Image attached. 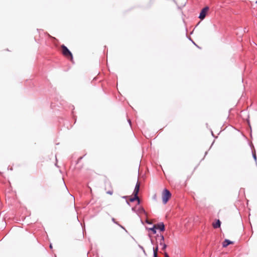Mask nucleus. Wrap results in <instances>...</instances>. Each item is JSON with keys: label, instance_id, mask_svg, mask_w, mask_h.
I'll use <instances>...</instances> for the list:
<instances>
[{"label": "nucleus", "instance_id": "obj_9", "mask_svg": "<svg viewBox=\"0 0 257 257\" xmlns=\"http://www.w3.org/2000/svg\"><path fill=\"white\" fill-rule=\"evenodd\" d=\"M150 229L153 232L154 234L156 233L157 228L156 227L155 225L152 228H150Z\"/></svg>", "mask_w": 257, "mask_h": 257}, {"label": "nucleus", "instance_id": "obj_12", "mask_svg": "<svg viewBox=\"0 0 257 257\" xmlns=\"http://www.w3.org/2000/svg\"><path fill=\"white\" fill-rule=\"evenodd\" d=\"M165 257H169L168 254L167 253H165Z\"/></svg>", "mask_w": 257, "mask_h": 257}, {"label": "nucleus", "instance_id": "obj_11", "mask_svg": "<svg viewBox=\"0 0 257 257\" xmlns=\"http://www.w3.org/2000/svg\"><path fill=\"white\" fill-rule=\"evenodd\" d=\"M253 158H254V160H256V155H255V154H253Z\"/></svg>", "mask_w": 257, "mask_h": 257}, {"label": "nucleus", "instance_id": "obj_8", "mask_svg": "<svg viewBox=\"0 0 257 257\" xmlns=\"http://www.w3.org/2000/svg\"><path fill=\"white\" fill-rule=\"evenodd\" d=\"M221 222L219 220H218L215 223H213V226L215 228H218L220 226Z\"/></svg>", "mask_w": 257, "mask_h": 257}, {"label": "nucleus", "instance_id": "obj_7", "mask_svg": "<svg viewBox=\"0 0 257 257\" xmlns=\"http://www.w3.org/2000/svg\"><path fill=\"white\" fill-rule=\"evenodd\" d=\"M233 242L228 239H225L222 243V246L224 247L227 246L228 245L232 244Z\"/></svg>", "mask_w": 257, "mask_h": 257}, {"label": "nucleus", "instance_id": "obj_6", "mask_svg": "<svg viewBox=\"0 0 257 257\" xmlns=\"http://www.w3.org/2000/svg\"><path fill=\"white\" fill-rule=\"evenodd\" d=\"M156 227L157 229H159L160 230L163 231L165 230V225L163 223L161 222L156 224Z\"/></svg>", "mask_w": 257, "mask_h": 257}, {"label": "nucleus", "instance_id": "obj_13", "mask_svg": "<svg viewBox=\"0 0 257 257\" xmlns=\"http://www.w3.org/2000/svg\"><path fill=\"white\" fill-rule=\"evenodd\" d=\"M107 193L109 194H112V192H110V191H108L107 192Z\"/></svg>", "mask_w": 257, "mask_h": 257}, {"label": "nucleus", "instance_id": "obj_17", "mask_svg": "<svg viewBox=\"0 0 257 257\" xmlns=\"http://www.w3.org/2000/svg\"><path fill=\"white\" fill-rule=\"evenodd\" d=\"M128 121L130 123H131V120L130 119L128 120Z\"/></svg>", "mask_w": 257, "mask_h": 257}, {"label": "nucleus", "instance_id": "obj_5", "mask_svg": "<svg viewBox=\"0 0 257 257\" xmlns=\"http://www.w3.org/2000/svg\"><path fill=\"white\" fill-rule=\"evenodd\" d=\"M160 237H161V238H160V242H159V245L161 247V249L162 250H164L166 249V248L167 247V245L164 243V236L163 235H161Z\"/></svg>", "mask_w": 257, "mask_h": 257}, {"label": "nucleus", "instance_id": "obj_3", "mask_svg": "<svg viewBox=\"0 0 257 257\" xmlns=\"http://www.w3.org/2000/svg\"><path fill=\"white\" fill-rule=\"evenodd\" d=\"M62 50L63 54L66 57L70 56L71 58L72 57V55L70 51L68 49V48L65 46L64 45L62 46Z\"/></svg>", "mask_w": 257, "mask_h": 257}, {"label": "nucleus", "instance_id": "obj_1", "mask_svg": "<svg viewBox=\"0 0 257 257\" xmlns=\"http://www.w3.org/2000/svg\"><path fill=\"white\" fill-rule=\"evenodd\" d=\"M171 193L167 189H165L162 194V201L164 204H166L171 197Z\"/></svg>", "mask_w": 257, "mask_h": 257}, {"label": "nucleus", "instance_id": "obj_15", "mask_svg": "<svg viewBox=\"0 0 257 257\" xmlns=\"http://www.w3.org/2000/svg\"><path fill=\"white\" fill-rule=\"evenodd\" d=\"M50 248H52V245H51V244H50Z\"/></svg>", "mask_w": 257, "mask_h": 257}, {"label": "nucleus", "instance_id": "obj_16", "mask_svg": "<svg viewBox=\"0 0 257 257\" xmlns=\"http://www.w3.org/2000/svg\"><path fill=\"white\" fill-rule=\"evenodd\" d=\"M112 221H113L114 222H115L114 221V219H113V218L112 219Z\"/></svg>", "mask_w": 257, "mask_h": 257}, {"label": "nucleus", "instance_id": "obj_18", "mask_svg": "<svg viewBox=\"0 0 257 257\" xmlns=\"http://www.w3.org/2000/svg\"><path fill=\"white\" fill-rule=\"evenodd\" d=\"M255 3L257 4V1H256Z\"/></svg>", "mask_w": 257, "mask_h": 257}, {"label": "nucleus", "instance_id": "obj_2", "mask_svg": "<svg viewBox=\"0 0 257 257\" xmlns=\"http://www.w3.org/2000/svg\"><path fill=\"white\" fill-rule=\"evenodd\" d=\"M139 189H140V183L138 182L136 185V187H135V190H134V193H133L135 196L134 197H132L130 199V202H132L137 200H138V201H139V199L138 197V192L139 191Z\"/></svg>", "mask_w": 257, "mask_h": 257}, {"label": "nucleus", "instance_id": "obj_14", "mask_svg": "<svg viewBox=\"0 0 257 257\" xmlns=\"http://www.w3.org/2000/svg\"><path fill=\"white\" fill-rule=\"evenodd\" d=\"M154 257H157V254H154Z\"/></svg>", "mask_w": 257, "mask_h": 257}, {"label": "nucleus", "instance_id": "obj_4", "mask_svg": "<svg viewBox=\"0 0 257 257\" xmlns=\"http://www.w3.org/2000/svg\"><path fill=\"white\" fill-rule=\"evenodd\" d=\"M208 10V7H205L202 10V11H201V12L200 13L199 17V18L201 20H203L205 18Z\"/></svg>", "mask_w": 257, "mask_h": 257}, {"label": "nucleus", "instance_id": "obj_10", "mask_svg": "<svg viewBox=\"0 0 257 257\" xmlns=\"http://www.w3.org/2000/svg\"><path fill=\"white\" fill-rule=\"evenodd\" d=\"M154 254H157L158 246H156L155 248H154Z\"/></svg>", "mask_w": 257, "mask_h": 257}]
</instances>
